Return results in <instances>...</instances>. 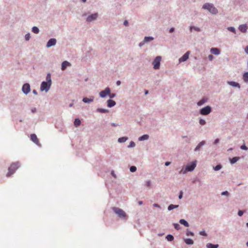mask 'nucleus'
<instances>
[{"instance_id": "f257e3e1", "label": "nucleus", "mask_w": 248, "mask_h": 248, "mask_svg": "<svg viewBox=\"0 0 248 248\" xmlns=\"http://www.w3.org/2000/svg\"><path fill=\"white\" fill-rule=\"evenodd\" d=\"M20 165L18 162H14L11 164L8 168V172L6 174L7 177H10L19 167Z\"/></svg>"}, {"instance_id": "f03ea898", "label": "nucleus", "mask_w": 248, "mask_h": 248, "mask_svg": "<svg viewBox=\"0 0 248 248\" xmlns=\"http://www.w3.org/2000/svg\"><path fill=\"white\" fill-rule=\"evenodd\" d=\"M202 8L208 10L212 14L215 15L218 13L217 9L211 3H207L204 4L202 6Z\"/></svg>"}, {"instance_id": "7ed1b4c3", "label": "nucleus", "mask_w": 248, "mask_h": 248, "mask_svg": "<svg viewBox=\"0 0 248 248\" xmlns=\"http://www.w3.org/2000/svg\"><path fill=\"white\" fill-rule=\"evenodd\" d=\"M112 210L120 217H125L126 214L122 209L117 207H113Z\"/></svg>"}, {"instance_id": "20e7f679", "label": "nucleus", "mask_w": 248, "mask_h": 248, "mask_svg": "<svg viewBox=\"0 0 248 248\" xmlns=\"http://www.w3.org/2000/svg\"><path fill=\"white\" fill-rule=\"evenodd\" d=\"M51 84L48 82H46V81H43L40 87V90L41 91H45L47 92L50 89L51 86Z\"/></svg>"}, {"instance_id": "39448f33", "label": "nucleus", "mask_w": 248, "mask_h": 248, "mask_svg": "<svg viewBox=\"0 0 248 248\" xmlns=\"http://www.w3.org/2000/svg\"><path fill=\"white\" fill-rule=\"evenodd\" d=\"M161 60V57L160 56H157L153 61V64L154 65V68L155 69H158L159 68Z\"/></svg>"}, {"instance_id": "423d86ee", "label": "nucleus", "mask_w": 248, "mask_h": 248, "mask_svg": "<svg viewBox=\"0 0 248 248\" xmlns=\"http://www.w3.org/2000/svg\"><path fill=\"white\" fill-rule=\"evenodd\" d=\"M211 111L210 107L207 106L201 109L200 113L202 115H206L209 114Z\"/></svg>"}, {"instance_id": "0eeeda50", "label": "nucleus", "mask_w": 248, "mask_h": 248, "mask_svg": "<svg viewBox=\"0 0 248 248\" xmlns=\"http://www.w3.org/2000/svg\"><path fill=\"white\" fill-rule=\"evenodd\" d=\"M110 89L108 87H107L104 90L100 92L99 93V95L101 97L104 98L107 95H108V94H110Z\"/></svg>"}, {"instance_id": "6e6552de", "label": "nucleus", "mask_w": 248, "mask_h": 248, "mask_svg": "<svg viewBox=\"0 0 248 248\" xmlns=\"http://www.w3.org/2000/svg\"><path fill=\"white\" fill-rule=\"evenodd\" d=\"M31 140L35 144L38 145H40L38 139L35 134H32L30 136Z\"/></svg>"}, {"instance_id": "1a4fd4ad", "label": "nucleus", "mask_w": 248, "mask_h": 248, "mask_svg": "<svg viewBox=\"0 0 248 248\" xmlns=\"http://www.w3.org/2000/svg\"><path fill=\"white\" fill-rule=\"evenodd\" d=\"M22 91L25 94L28 93L30 92V86L28 83L24 84L22 87Z\"/></svg>"}, {"instance_id": "9d476101", "label": "nucleus", "mask_w": 248, "mask_h": 248, "mask_svg": "<svg viewBox=\"0 0 248 248\" xmlns=\"http://www.w3.org/2000/svg\"><path fill=\"white\" fill-rule=\"evenodd\" d=\"M196 161L195 162H192L190 163V164H188L186 166V169L188 170V171H192L196 167Z\"/></svg>"}, {"instance_id": "9b49d317", "label": "nucleus", "mask_w": 248, "mask_h": 248, "mask_svg": "<svg viewBox=\"0 0 248 248\" xmlns=\"http://www.w3.org/2000/svg\"><path fill=\"white\" fill-rule=\"evenodd\" d=\"M56 43V40L54 38L50 39L46 44V46L49 47L51 46H54Z\"/></svg>"}, {"instance_id": "f8f14e48", "label": "nucleus", "mask_w": 248, "mask_h": 248, "mask_svg": "<svg viewBox=\"0 0 248 248\" xmlns=\"http://www.w3.org/2000/svg\"><path fill=\"white\" fill-rule=\"evenodd\" d=\"M189 52L188 51L182 57L179 59V62H180L186 61L189 57Z\"/></svg>"}, {"instance_id": "ddd939ff", "label": "nucleus", "mask_w": 248, "mask_h": 248, "mask_svg": "<svg viewBox=\"0 0 248 248\" xmlns=\"http://www.w3.org/2000/svg\"><path fill=\"white\" fill-rule=\"evenodd\" d=\"M97 17V14L95 13L94 14H92L89 16L87 18V21L88 22H91L93 20H95Z\"/></svg>"}, {"instance_id": "4468645a", "label": "nucleus", "mask_w": 248, "mask_h": 248, "mask_svg": "<svg viewBox=\"0 0 248 248\" xmlns=\"http://www.w3.org/2000/svg\"><path fill=\"white\" fill-rule=\"evenodd\" d=\"M70 65L71 64L70 62L67 61H64L62 64V70L63 71L66 68L67 66Z\"/></svg>"}, {"instance_id": "2eb2a0df", "label": "nucleus", "mask_w": 248, "mask_h": 248, "mask_svg": "<svg viewBox=\"0 0 248 248\" xmlns=\"http://www.w3.org/2000/svg\"><path fill=\"white\" fill-rule=\"evenodd\" d=\"M247 29L248 27L246 24L241 25L239 27V30L242 32H245Z\"/></svg>"}, {"instance_id": "dca6fc26", "label": "nucleus", "mask_w": 248, "mask_h": 248, "mask_svg": "<svg viewBox=\"0 0 248 248\" xmlns=\"http://www.w3.org/2000/svg\"><path fill=\"white\" fill-rule=\"evenodd\" d=\"M210 51L215 55H218L220 52L219 49L216 47L212 48L210 50Z\"/></svg>"}, {"instance_id": "f3484780", "label": "nucleus", "mask_w": 248, "mask_h": 248, "mask_svg": "<svg viewBox=\"0 0 248 248\" xmlns=\"http://www.w3.org/2000/svg\"><path fill=\"white\" fill-rule=\"evenodd\" d=\"M107 103H108V106L109 108L113 107L116 104V102L114 101L111 100V99L108 100L107 101Z\"/></svg>"}, {"instance_id": "a211bd4d", "label": "nucleus", "mask_w": 248, "mask_h": 248, "mask_svg": "<svg viewBox=\"0 0 248 248\" xmlns=\"http://www.w3.org/2000/svg\"><path fill=\"white\" fill-rule=\"evenodd\" d=\"M228 83L233 86V87H238L239 88H240V86L239 84V83H237V82H235L234 81H230V82H228Z\"/></svg>"}, {"instance_id": "6ab92c4d", "label": "nucleus", "mask_w": 248, "mask_h": 248, "mask_svg": "<svg viewBox=\"0 0 248 248\" xmlns=\"http://www.w3.org/2000/svg\"><path fill=\"white\" fill-rule=\"evenodd\" d=\"M184 241L187 245H192L194 243L193 241L190 238L185 239Z\"/></svg>"}, {"instance_id": "aec40b11", "label": "nucleus", "mask_w": 248, "mask_h": 248, "mask_svg": "<svg viewBox=\"0 0 248 248\" xmlns=\"http://www.w3.org/2000/svg\"><path fill=\"white\" fill-rule=\"evenodd\" d=\"M83 101L84 103H90L93 101V97L92 98H88L87 97L83 98Z\"/></svg>"}, {"instance_id": "412c9836", "label": "nucleus", "mask_w": 248, "mask_h": 248, "mask_svg": "<svg viewBox=\"0 0 248 248\" xmlns=\"http://www.w3.org/2000/svg\"><path fill=\"white\" fill-rule=\"evenodd\" d=\"M205 141H201L197 146L195 148V151H198L199 150H200V148L204 144H205Z\"/></svg>"}, {"instance_id": "4be33fe9", "label": "nucleus", "mask_w": 248, "mask_h": 248, "mask_svg": "<svg viewBox=\"0 0 248 248\" xmlns=\"http://www.w3.org/2000/svg\"><path fill=\"white\" fill-rule=\"evenodd\" d=\"M149 139V136L148 135H144L139 138V140L140 141L146 140Z\"/></svg>"}, {"instance_id": "5701e85b", "label": "nucleus", "mask_w": 248, "mask_h": 248, "mask_svg": "<svg viewBox=\"0 0 248 248\" xmlns=\"http://www.w3.org/2000/svg\"><path fill=\"white\" fill-rule=\"evenodd\" d=\"M207 248H217L218 247V245H213L211 243H208L206 245Z\"/></svg>"}, {"instance_id": "b1692460", "label": "nucleus", "mask_w": 248, "mask_h": 248, "mask_svg": "<svg viewBox=\"0 0 248 248\" xmlns=\"http://www.w3.org/2000/svg\"><path fill=\"white\" fill-rule=\"evenodd\" d=\"M243 79L246 82H248V72H245L243 75Z\"/></svg>"}, {"instance_id": "393cba45", "label": "nucleus", "mask_w": 248, "mask_h": 248, "mask_svg": "<svg viewBox=\"0 0 248 248\" xmlns=\"http://www.w3.org/2000/svg\"><path fill=\"white\" fill-rule=\"evenodd\" d=\"M81 122L79 119H76L74 121V125L76 127L79 126Z\"/></svg>"}, {"instance_id": "a878e982", "label": "nucleus", "mask_w": 248, "mask_h": 248, "mask_svg": "<svg viewBox=\"0 0 248 248\" xmlns=\"http://www.w3.org/2000/svg\"><path fill=\"white\" fill-rule=\"evenodd\" d=\"M46 82H48L51 84V79L50 74H49V73L47 74L46 77Z\"/></svg>"}, {"instance_id": "bb28decb", "label": "nucleus", "mask_w": 248, "mask_h": 248, "mask_svg": "<svg viewBox=\"0 0 248 248\" xmlns=\"http://www.w3.org/2000/svg\"><path fill=\"white\" fill-rule=\"evenodd\" d=\"M239 159V157H234L231 159L230 161L232 164H234V163L236 162Z\"/></svg>"}, {"instance_id": "cd10ccee", "label": "nucleus", "mask_w": 248, "mask_h": 248, "mask_svg": "<svg viewBox=\"0 0 248 248\" xmlns=\"http://www.w3.org/2000/svg\"><path fill=\"white\" fill-rule=\"evenodd\" d=\"M180 223L181 224H183L184 225V226H185L186 227H188V223H187V221H186L184 219H181L180 220Z\"/></svg>"}, {"instance_id": "c85d7f7f", "label": "nucleus", "mask_w": 248, "mask_h": 248, "mask_svg": "<svg viewBox=\"0 0 248 248\" xmlns=\"http://www.w3.org/2000/svg\"><path fill=\"white\" fill-rule=\"evenodd\" d=\"M145 186L148 187V188H150L151 187V181L150 180H147L145 182Z\"/></svg>"}, {"instance_id": "c756f323", "label": "nucleus", "mask_w": 248, "mask_h": 248, "mask_svg": "<svg viewBox=\"0 0 248 248\" xmlns=\"http://www.w3.org/2000/svg\"><path fill=\"white\" fill-rule=\"evenodd\" d=\"M97 111L100 113H107L108 112V110L107 109H103V108H98L97 109Z\"/></svg>"}, {"instance_id": "7c9ffc66", "label": "nucleus", "mask_w": 248, "mask_h": 248, "mask_svg": "<svg viewBox=\"0 0 248 248\" xmlns=\"http://www.w3.org/2000/svg\"><path fill=\"white\" fill-rule=\"evenodd\" d=\"M127 140V138L126 137H122L118 139V141L119 142H124Z\"/></svg>"}, {"instance_id": "2f4dec72", "label": "nucleus", "mask_w": 248, "mask_h": 248, "mask_svg": "<svg viewBox=\"0 0 248 248\" xmlns=\"http://www.w3.org/2000/svg\"><path fill=\"white\" fill-rule=\"evenodd\" d=\"M153 38L152 37H145L144 39V42H147L153 40Z\"/></svg>"}, {"instance_id": "473e14b6", "label": "nucleus", "mask_w": 248, "mask_h": 248, "mask_svg": "<svg viewBox=\"0 0 248 248\" xmlns=\"http://www.w3.org/2000/svg\"><path fill=\"white\" fill-rule=\"evenodd\" d=\"M167 239L169 241H171L173 240V236L172 235L169 234L166 236Z\"/></svg>"}, {"instance_id": "72a5a7b5", "label": "nucleus", "mask_w": 248, "mask_h": 248, "mask_svg": "<svg viewBox=\"0 0 248 248\" xmlns=\"http://www.w3.org/2000/svg\"><path fill=\"white\" fill-rule=\"evenodd\" d=\"M32 31L34 33H38L39 32V29L36 27H33L32 29Z\"/></svg>"}, {"instance_id": "f704fd0d", "label": "nucleus", "mask_w": 248, "mask_h": 248, "mask_svg": "<svg viewBox=\"0 0 248 248\" xmlns=\"http://www.w3.org/2000/svg\"><path fill=\"white\" fill-rule=\"evenodd\" d=\"M178 206V205H174L173 204H170L168 207V210H171L173 209L174 208H177Z\"/></svg>"}, {"instance_id": "c9c22d12", "label": "nucleus", "mask_w": 248, "mask_h": 248, "mask_svg": "<svg viewBox=\"0 0 248 248\" xmlns=\"http://www.w3.org/2000/svg\"><path fill=\"white\" fill-rule=\"evenodd\" d=\"M221 167H222L221 165H217V166H216L214 168V170H215L217 171V170H219L221 168Z\"/></svg>"}, {"instance_id": "e433bc0d", "label": "nucleus", "mask_w": 248, "mask_h": 248, "mask_svg": "<svg viewBox=\"0 0 248 248\" xmlns=\"http://www.w3.org/2000/svg\"><path fill=\"white\" fill-rule=\"evenodd\" d=\"M188 171V170H187L186 169V168L185 169H182L180 171V173H183V174H185L186 173L187 171Z\"/></svg>"}, {"instance_id": "4c0bfd02", "label": "nucleus", "mask_w": 248, "mask_h": 248, "mask_svg": "<svg viewBox=\"0 0 248 248\" xmlns=\"http://www.w3.org/2000/svg\"><path fill=\"white\" fill-rule=\"evenodd\" d=\"M137 170V168L135 166H132L130 168V170L131 172H135Z\"/></svg>"}, {"instance_id": "58836bf2", "label": "nucleus", "mask_w": 248, "mask_h": 248, "mask_svg": "<svg viewBox=\"0 0 248 248\" xmlns=\"http://www.w3.org/2000/svg\"><path fill=\"white\" fill-rule=\"evenodd\" d=\"M199 123L201 125H204L205 124L206 122H205V121L204 120L200 119V121H199Z\"/></svg>"}, {"instance_id": "ea45409f", "label": "nucleus", "mask_w": 248, "mask_h": 248, "mask_svg": "<svg viewBox=\"0 0 248 248\" xmlns=\"http://www.w3.org/2000/svg\"><path fill=\"white\" fill-rule=\"evenodd\" d=\"M204 103H205V101L203 99H202L198 102V105L199 106H201V105H202V104H203Z\"/></svg>"}, {"instance_id": "a19ab883", "label": "nucleus", "mask_w": 248, "mask_h": 248, "mask_svg": "<svg viewBox=\"0 0 248 248\" xmlns=\"http://www.w3.org/2000/svg\"><path fill=\"white\" fill-rule=\"evenodd\" d=\"M192 29H194V30L199 31H200V29L199 28L195 27H190V30L192 31Z\"/></svg>"}, {"instance_id": "79ce46f5", "label": "nucleus", "mask_w": 248, "mask_h": 248, "mask_svg": "<svg viewBox=\"0 0 248 248\" xmlns=\"http://www.w3.org/2000/svg\"><path fill=\"white\" fill-rule=\"evenodd\" d=\"M228 29L229 31H232V32H235V30L234 28H233V27H229L228 28Z\"/></svg>"}, {"instance_id": "37998d69", "label": "nucleus", "mask_w": 248, "mask_h": 248, "mask_svg": "<svg viewBox=\"0 0 248 248\" xmlns=\"http://www.w3.org/2000/svg\"><path fill=\"white\" fill-rule=\"evenodd\" d=\"M240 148L242 150H248V148H247V147L245 145H242L241 146Z\"/></svg>"}, {"instance_id": "c03bdc74", "label": "nucleus", "mask_w": 248, "mask_h": 248, "mask_svg": "<svg viewBox=\"0 0 248 248\" xmlns=\"http://www.w3.org/2000/svg\"><path fill=\"white\" fill-rule=\"evenodd\" d=\"M200 234L202 235H203V236H206L207 234L206 233V232H205L204 231H201L200 232Z\"/></svg>"}, {"instance_id": "a18cd8bd", "label": "nucleus", "mask_w": 248, "mask_h": 248, "mask_svg": "<svg viewBox=\"0 0 248 248\" xmlns=\"http://www.w3.org/2000/svg\"><path fill=\"white\" fill-rule=\"evenodd\" d=\"M30 34L29 33L25 35V39L28 41L30 39Z\"/></svg>"}, {"instance_id": "49530a36", "label": "nucleus", "mask_w": 248, "mask_h": 248, "mask_svg": "<svg viewBox=\"0 0 248 248\" xmlns=\"http://www.w3.org/2000/svg\"><path fill=\"white\" fill-rule=\"evenodd\" d=\"M174 226L176 230H178L180 228V225L178 224H174Z\"/></svg>"}, {"instance_id": "de8ad7c7", "label": "nucleus", "mask_w": 248, "mask_h": 248, "mask_svg": "<svg viewBox=\"0 0 248 248\" xmlns=\"http://www.w3.org/2000/svg\"><path fill=\"white\" fill-rule=\"evenodd\" d=\"M186 235L187 236H189V235H191V236H193L194 235V233L191 232H189V231H187L186 232Z\"/></svg>"}, {"instance_id": "09e8293b", "label": "nucleus", "mask_w": 248, "mask_h": 248, "mask_svg": "<svg viewBox=\"0 0 248 248\" xmlns=\"http://www.w3.org/2000/svg\"><path fill=\"white\" fill-rule=\"evenodd\" d=\"M108 95L109 96L110 98H112L115 96V93H110V94H108Z\"/></svg>"}, {"instance_id": "8fccbe9b", "label": "nucleus", "mask_w": 248, "mask_h": 248, "mask_svg": "<svg viewBox=\"0 0 248 248\" xmlns=\"http://www.w3.org/2000/svg\"><path fill=\"white\" fill-rule=\"evenodd\" d=\"M243 212L242 211L239 210L238 211V215L239 216L241 217L243 215Z\"/></svg>"}, {"instance_id": "3c124183", "label": "nucleus", "mask_w": 248, "mask_h": 248, "mask_svg": "<svg viewBox=\"0 0 248 248\" xmlns=\"http://www.w3.org/2000/svg\"><path fill=\"white\" fill-rule=\"evenodd\" d=\"M221 195H227L228 196L229 195V193L228 191H224L222 193H221Z\"/></svg>"}, {"instance_id": "603ef678", "label": "nucleus", "mask_w": 248, "mask_h": 248, "mask_svg": "<svg viewBox=\"0 0 248 248\" xmlns=\"http://www.w3.org/2000/svg\"><path fill=\"white\" fill-rule=\"evenodd\" d=\"M135 143L133 142V141H131L130 143V145L129 146V147H134L135 146Z\"/></svg>"}, {"instance_id": "864d4df0", "label": "nucleus", "mask_w": 248, "mask_h": 248, "mask_svg": "<svg viewBox=\"0 0 248 248\" xmlns=\"http://www.w3.org/2000/svg\"><path fill=\"white\" fill-rule=\"evenodd\" d=\"M213 58H214V57H213V55H209L208 56V59H209V60L210 61H212V60H213Z\"/></svg>"}, {"instance_id": "5fc2aeb1", "label": "nucleus", "mask_w": 248, "mask_h": 248, "mask_svg": "<svg viewBox=\"0 0 248 248\" xmlns=\"http://www.w3.org/2000/svg\"><path fill=\"white\" fill-rule=\"evenodd\" d=\"M124 26H127L128 25V22L127 20H125L124 22Z\"/></svg>"}, {"instance_id": "6e6d98bb", "label": "nucleus", "mask_w": 248, "mask_h": 248, "mask_svg": "<svg viewBox=\"0 0 248 248\" xmlns=\"http://www.w3.org/2000/svg\"><path fill=\"white\" fill-rule=\"evenodd\" d=\"M245 51L247 54H248V46L245 47Z\"/></svg>"}, {"instance_id": "4d7b16f0", "label": "nucleus", "mask_w": 248, "mask_h": 248, "mask_svg": "<svg viewBox=\"0 0 248 248\" xmlns=\"http://www.w3.org/2000/svg\"><path fill=\"white\" fill-rule=\"evenodd\" d=\"M182 196H183V192H182V191H181V192H180V195H179V198L180 199H182Z\"/></svg>"}, {"instance_id": "13d9d810", "label": "nucleus", "mask_w": 248, "mask_h": 248, "mask_svg": "<svg viewBox=\"0 0 248 248\" xmlns=\"http://www.w3.org/2000/svg\"><path fill=\"white\" fill-rule=\"evenodd\" d=\"M219 142V139H217L214 141L215 144H217Z\"/></svg>"}, {"instance_id": "bf43d9fd", "label": "nucleus", "mask_w": 248, "mask_h": 248, "mask_svg": "<svg viewBox=\"0 0 248 248\" xmlns=\"http://www.w3.org/2000/svg\"><path fill=\"white\" fill-rule=\"evenodd\" d=\"M153 206L154 207H159V205L158 204H156V203H154L153 204Z\"/></svg>"}, {"instance_id": "052dcab7", "label": "nucleus", "mask_w": 248, "mask_h": 248, "mask_svg": "<svg viewBox=\"0 0 248 248\" xmlns=\"http://www.w3.org/2000/svg\"><path fill=\"white\" fill-rule=\"evenodd\" d=\"M121 83V81H119V80L117 81V82H116V84H117L118 86L120 85Z\"/></svg>"}, {"instance_id": "680f3d73", "label": "nucleus", "mask_w": 248, "mask_h": 248, "mask_svg": "<svg viewBox=\"0 0 248 248\" xmlns=\"http://www.w3.org/2000/svg\"><path fill=\"white\" fill-rule=\"evenodd\" d=\"M174 30V29L173 28H171L170 30V32H172Z\"/></svg>"}, {"instance_id": "e2e57ef3", "label": "nucleus", "mask_w": 248, "mask_h": 248, "mask_svg": "<svg viewBox=\"0 0 248 248\" xmlns=\"http://www.w3.org/2000/svg\"><path fill=\"white\" fill-rule=\"evenodd\" d=\"M170 164V162H166L165 163V165H166V166H169Z\"/></svg>"}, {"instance_id": "0e129e2a", "label": "nucleus", "mask_w": 248, "mask_h": 248, "mask_svg": "<svg viewBox=\"0 0 248 248\" xmlns=\"http://www.w3.org/2000/svg\"><path fill=\"white\" fill-rule=\"evenodd\" d=\"M111 125H112V126H117L118 125H117V124H115V123H112V124H111Z\"/></svg>"}, {"instance_id": "69168bd1", "label": "nucleus", "mask_w": 248, "mask_h": 248, "mask_svg": "<svg viewBox=\"0 0 248 248\" xmlns=\"http://www.w3.org/2000/svg\"><path fill=\"white\" fill-rule=\"evenodd\" d=\"M111 174L112 175V176H113L114 177L116 178V175L114 174V172H113V171H112V172H111Z\"/></svg>"}, {"instance_id": "338daca9", "label": "nucleus", "mask_w": 248, "mask_h": 248, "mask_svg": "<svg viewBox=\"0 0 248 248\" xmlns=\"http://www.w3.org/2000/svg\"><path fill=\"white\" fill-rule=\"evenodd\" d=\"M138 203H139V205H140L142 204L143 202H142V201H139Z\"/></svg>"}, {"instance_id": "774afa93", "label": "nucleus", "mask_w": 248, "mask_h": 248, "mask_svg": "<svg viewBox=\"0 0 248 248\" xmlns=\"http://www.w3.org/2000/svg\"><path fill=\"white\" fill-rule=\"evenodd\" d=\"M32 92H33V93L34 94H37L36 91V90H33V91H32Z\"/></svg>"}]
</instances>
